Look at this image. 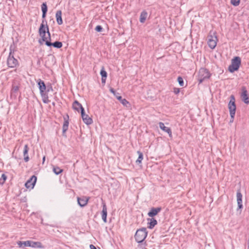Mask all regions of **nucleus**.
<instances>
[{"label": "nucleus", "instance_id": "obj_9", "mask_svg": "<svg viewBox=\"0 0 249 249\" xmlns=\"http://www.w3.org/2000/svg\"><path fill=\"white\" fill-rule=\"evenodd\" d=\"M36 180L37 178L35 175L32 176L31 178L25 183V187L28 189H33L35 185Z\"/></svg>", "mask_w": 249, "mask_h": 249}, {"label": "nucleus", "instance_id": "obj_20", "mask_svg": "<svg viewBox=\"0 0 249 249\" xmlns=\"http://www.w3.org/2000/svg\"><path fill=\"white\" fill-rule=\"evenodd\" d=\"M102 204H103V209H102V218L103 221L105 223H106L107 221V208L106 204L105 202H103Z\"/></svg>", "mask_w": 249, "mask_h": 249}, {"label": "nucleus", "instance_id": "obj_31", "mask_svg": "<svg viewBox=\"0 0 249 249\" xmlns=\"http://www.w3.org/2000/svg\"><path fill=\"white\" fill-rule=\"evenodd\" d=\"M6 179L7 176L4 174H2L1 178H0V184H4Z\"/></svg>", "mask_w": 249, "mask_h": 249}, {"label": "nucleus", "instance_id": "obj_43", "mask_svg": "<svg viewBox=\"0 0 249 249\" xmlns=\"http://www.w3.org/2000/svg\"><path fill=\"white\" fill-rule=\"evenodd\" d=\"M247 246H248L247 249H249V238H248V240L247 241Z\"/></svg>", "mask_w": 249, "mask_h": 249}, {"label": "nucleus", "instance_id": "obj_12", "mask_svg": "<svg viewBox=\"0 0 249 249\" xmlns=\"http://www.w3.org/2000/svg\"><path fill=\"white\" fill-rule=\"evenodd\" d=\"M161 208L160 207H152L151 208L149 211L148 212L147 215L150 217H153L156 215L158 214L161 211Z\"/></svg>", "mask_w": 249, "mask_h": 249}, {"label": "nucleus", "instance_id": "obj_15", "mask_svg": "<svg viewBox=\"0 0 249 249\" xmlns=\"http://www.w3.org/2000/svg\"><path fill=\"white\" fill-rule=\"evenodd\" d=\"M237 202L238 205V209H241L243 208L242 205V195L241 193L240 189H238L236 194Z\"/></svg>", "mask_w": 249, "mask_h": 249}, {"label": "nucleus", "instance_id": "obj_3", "mask_svg": "<svg viewBox=\"0 0 249 249\" xmlns=\"http://www.w3.org/2000/svg\"><path fill=\"white\" fill-rule=\"evenodd\" d=\"M241 63V59L239 56H235L231 61V64L229 66L228 70L231 72L233 73L235 71L238 70Z\"/></svg>", "mask_w": 249, "mask_h": 249}, {"label": "nucleus", "instance_id": "obj_17", "mask_svg": "<svg viewBox=\"0 0 249 249\" xmlns=\"http://www.w3.org/2000/svg\"><path fill=\"white\" fill-rule=\"evenodd\" d=\"M159 125L160 128L162 130L164 131V132H167L169 136L170 137H172V131H171V129H170V128L165 126L164 125V123H163L162 122H160L159 123Z\"/></svg>", "mask_w": 249, "mask_h": 249}, {"label": "nucleus", "instance_id": "obj_35", "mask_svg": "<svg viewBox=\"0 0 249 249\" xmlns=\"http://www.w3.org/2000/svg\"><path fill=\"white\" fill-rule=\"evenodd\" d=\"M103 30V28L101 25H97L95 28V30L97 32H101Z\"/></svg>", "mask_w": 249, "mask_h": 249}, {"label": "nucleus", "instance_id": "obj_26", "mask_svg": "<svg viewBox=\"0 0 249 249\" xmlns=\"http://www.w3.org/2000/svg\"><path fill=\"white\" fill-rule=\"evenodd\" d=\"M147 16V13L145 11H143L142 12L140 15V21L141 23H144L146 20Z\"/></svg>", "mask_w": 249, "mask_h": 249}, {"label": "nucleus", "instance_id": "obj_10", "mask_svg": "<svg viewBox=\"0 0 249 249\" xmlns=\"http://www.w3.org/2000/svg\"><path fill=\"white\" fill-rule=\"evenodd\" d=\"M242 100L246 104H249V98L246 88L244 86L242 87V93L241 94Z\"/></svg>", "mask_w": 249, "mask_h": 249}, {"label": "nucleus", "instance_id": "obj_33", "mask_svg": "<svg viewBox=\"0 0 249 249\" xmlns=\"http://www.w3.org/2000/svg\"><path fill=\"white\" fill-rule=\"evenodd\" d=\"M231 2L234 6L239 5L240 0H231Z\"/></svg>", "mask_w": 249, "mask_h": 249}, {"label": "nucleus", "instance_id": "obj_36", "mask_svg": "<svg viewBox=\"0 0 249 249\" xmlns=\"http://www.w3.org/2000/svg\"><path fill=\"white\" fill-rule=\"evenodd\" d=\"M31 243V241L28 240V241H23V245L25 247H30Z\"/></svg>", "mask_w": 249, "mask_h": 249}, {"label": "nucleus", "instance_id": "obj_40", "mask_svg": "<svg viewBox=\"0 0 249 249\" xmlns=\"http://www.w3.org/2000/svg\"><path fill=\"white\" fill-rule=\"evenodd\" d=\"M50 58L51 59V61L52 62H55V58L54 56L50 55Z\"/></svg>", "mask_w": 249, "mask_h": 249}, {"label": "nucleus", "instance_id": "obj_30", "mask_svg": "<svg viewBox=\"0 0 249 249\" xmlns=\"http://www.w3.org/2000/svg\"><path fill=\"white\" fill-rule=\"evenodd\" d=\"M41 10L42 12L47 13L48 11V7L46 3L43 2L41 4Z\"/></svg>", "mask_w": 249, "mask_h": 249}, {"label": "nucleus", "instance_id": "obj_1", "mask_svg": "<svg viewBox=\"0 0 249 249\" xmlns=\"http://www.w3.org/2000/svg\"><path fill=\"white\" fill-rule=\"evenodd\" d=\"M39 35L41 36L42 40L46 43L47 37L50 38L51 40V34L49 32V26L47 25V21L44 19L42 20L38 30Z\"/></svg>", "mask_w": 249, "mask_h": 249}, {"label": "nucleus", "instance_id": "obj_27", "mask_svg": "<svg viewBox=\"0 0 249 249\" xmlns=\"http://www.w3.org/2000/svg\"><path fill=\"white\" fill-rule=\"evenodd\" d=\"M137 153L139 155L138 159L136 160L137 164L141 163L142 160H143V153L140 151H138Z\"/></svg>", "mask_w": 249, "mask_h": 249}, {"label": "nucleus", "instance_id": "obj_45", "mask_svg": "<svg viewBox=\"0 0 249 249\" xmlns=\"http://www.w3.org/2000/svg\"><path fill=\"white\" fill-rule=\"evenodd\" d=\"M52 105H53V106H55V104L54 102H53L52 103Z\"/></svg>", "mask_w": 249, "mask_h": 249}, {"label": "nucleus", "instance_id": "obj_18", "mask_svg": "<svg viewBox=\"0 0 249 249\" xmlns=\"http://www.w3.org/2000/svg\"><path fill=\"white\" fill-rule=\"evenodd\" d=\"M214 37H215V39H213V37L212 36H211V38L209 39L208 41V44L209 47L212 49H213L214 48H215V47H216V44H217V42H216V41L217 40V37H216V36H215Z\"/></svg>", "mask_w": 249, "mask_h": 249}, {"label": "nucleus", "instance_id": "obj_42", "mask_svg": "<svg viewBox=\"0 0 249 249\" xmlns=\"http://www.w3.org/2000/svg\"><path fill=\"white\" fill-rule=\"evenodd\" d=\"M90 249H96V248L93 245H90L89 246Z\"/></svg>", "mask_w": 249, "mask_h": 249}, {"label": "nucleus", "instance_id": "obj_39", "mask_svg": "<svg viewBox=\"0 0 249 249\" xmlns=\"http://www.w3.org/2000/svg\"><path fill=\"white\" fill-rule=\"evenodd\" d=\"M17 243L18 245L19 248H22L23 247V241H18Z\"/></svg>", "mask_w": 249, "mask_h": 249}, {"label": "nucleus", "instance_id": "obj_8", "mask_svg": "<svg viewBox=\"0 0 249 249\" xmlns=\"http://www.w3.org/2000/svg\"><path fill=\"white\" fill-rule=\"evenodd\" d=\"M109 91L124 106L127 107V105L129 104V102L125 99L123 98L120 95V93L116 92L114 89L110 88Z\"/></svg>", "mask_w": 249, "mask_h": 249}, {"label": "nucleus", "instance_id": "obj_32", "mask_svg": "<svg viewBox=\"0 0 249 249\" xmlns=\"http://www.w3.org/2000/svg\"><path fill=\"white\" fill-rule=\"evenodd\" d=\"M178 84L180 86L183 87L184 86V81L183 78L181 76L178 77Z\"/></svg>", "mask_w": 249, "mask_h": 249}, {"label": "nucleus", "instance_id": "obj_37", "mask_svg": "<svg viewBox=\"0 0 249 249\" xmlns=\"http://www.w3.org/2000/svg\"><path fill=\"white\" fill-rule=\"evenodd\" d=\"M19 89V87L18 86H13L12 91L13 92H17Z\"/></svg>", "mask_w": 249, "mask_h": 249}, {"label": "nucleus", "instance_id": "obj_19", "mask_svg": "<svg viewBox=\"0 0 249 249\" xmlns=\"http://www.w3.org/2000/svg\"><path fill=\"white\" fill-rule=\"evenodd\" d=\"M148 221V228L149 229H152L153 228L158 224V222L156 219L153 217L147 218Z\"/></svg>", "mask_w": 249, "mask_h": 249}, {"label": "nucleus", "instance_id": "obj_16", "mask_svg": "<svg viewBox=\"0 0 249 249\" xmlns=\"http://www.w3.org/2000/svg\"><path fill=\"white\" fill-rule=\"evenodd\" d=\"M89 200V198L86 196H83L82 197H77V202L78 205L81 207L85 206Z\"/></svg>", "mask_w": 249, "mask_h": 249}, {"label": "nucleus", "instance_id": "obj_11", "mask_svg": "<svg viewBox=\"0 0 249 249\" xmlns=\"http://www.w3.org/2000/svg\"><path fill=\"white\" fill-rule=\"evenodd\" d=\"M81 115L82 120L85 124L89 125L92 123L93 121L92 119L89 117L88 115L85 113V109H82V112H81Z\"/></svg>", "mask_w": 249, "mask_h": 249}, {"label": "nucleus", "instance_id": "obj_24", "mask_svg": "<svg viewBox=\"0 0 249 249\" xmlns=\"http://www.w3.org/2000/svg\"><path fill=\"white\" fill-rule=\"evenodd\" d=\"M35 249H44V246L42 245L40 242H35L31 241V247Z\"/></svg>", "mask_w": 249, "mask_h": 249}, {"label": "nucleus", "instance_id": "obj_47", "mask_svg": "<svg viewBox=\"0 0 249 249\" xmlns=\"http://www.w3.org/2000/svg\"><path fill=\"white\" fill-rule=\"evenodd\" d=\"M39 43H40V44H41V43H42V42H41V40H39Z\"/></svg>", "mask_w": 249, "mask_h": 249}, {"label": "nucleus", "instance_id": "obj_5", "mask_svg": "<svg viewBox=\"0 0 249 249\" xmlns=\"http://www.w3.org/2000/svg\"><path fill=\"white\" fill-rule=\"evenodd\" d=\"M211 74L209 70L206 68H202L200 69L198 74L197 80L199 83H201L206 80L209 79L211 77Z\"/></svg>", "mask_w": 249, "mask_h": 249}, {"label": "nucleus", "instance_id": "obj_2", "mask_svg": "<svg viewBox=\"0 0 249 249\" xmlns=\"http://www.w3.org/2000/svg\"><path fill=\"white\" fill-rule=\"evenodd\" d=\"M37 83L39 89L40 93L42 98V101L45 104H48L50 102L49 100V96L46 93V89L47 86H46L44 82L38 79Z\"/></svg>", "mask_w": 249, "mask_h": 249}, {"label": "nucleus", "instance_id": "obj_29", "mask_svg": "<svg viewBox=\"0 0 249 249\" xmlns=\"http://www.w3.org/2000/svg\"><path fill=\"white\" fill-rule=\"evenodd\" d=\"M53 171L55 174L58 175L63 172V170L58 167H53Z\"/></svg>", "mask_w": 249, "mask_h": 249}, {"label": "nucleus", "instance_id": "obj_13", "mask_svg": "<svg viewBox=\"0 0 249 249\" xmlns=\"http://www.w3.org/2000/svg\"><path fill=\"white\" fill-rule=\"evenodd\" d=\"M69 117L68 115H67L66 117H64V122L62 127V135L63 136H66L65 133L67 131L69 127Z\"/></svg>", "mask_w": 249, "mask_h": 249}, {"label": "nucleus", "instance_id": "obj_44", "mask_svg": "<svg viewBox=\"0 0 249 249\" xmlns=\"http://www.w3.org/2000/svg\"><path fill=\"white\" fill-rule=\"evenodd\" d=\"M45 160V156H44L42 159V163L43 164Z\"/></svg>", "mask_w": 249, "mask_h": 249}, {"label": "nucleus", "instance_id": "obj_23", "mask_svg": "<svg viewBox=\"0 0 249 249\" xmlns=\"http://www.w3.org/2000/svg\"><path fill=\"white\" fill-rule=\"evenodd\" d=\"M100 74L101 75V81L102 83L104 85L105 84L106 79L107 77V72L105 71V68L103 67L100 71Z\"/></svg>", "mask_w": 249, "mask_h": 249}, {"label": "nucleus", "instance_id": "obj_22", "mask_svg": "<svg viewBox=\"0 0 249 249\" xmlns=\"http://www.w3.org/2000/svg\"><path fill=\"white\" fill-rule=\"evenodd\" d=\"M55 17L57 23L58 25H61L63 24V20L62 18V11L61 10L57 11Z\"/></svg>", "mask_w": 249, "mask_h": 249}, {"label": "nucleus", "instance_id": "obj_4", "mask_svg": "<svg viewBox=\"0 0 249 249\" xmlns=\"http://www.w3.org/2000/svg\"><path fill=\"white\" fill-rule=\"evenodd\" d=\"M148 232L146 228H142L138 230L135 234V238L137 242L142 243L147 236Z\"/></svg>", "mask_w": 249, "mask_h": 249}, {"label": "nucleus", "instance_id": "obj_41", "mask_svg": "<svg viewBox=\"0 0 249 249\" xmlns=\"http://www.w3.org/2000/svg\"><path fill=\"white\" fill-rule=\"evenodd\" d=\"M46 14H47V13H45V12H42V18H43L44 20L45 19V18H46Z\"/></svg>", "mask_w": 249, "mask_h": 249}, {"label": "nucleus", "instance_id": "obj_21", "mask_svg": "<svg viewBox=\"0 0 249 249\" xmlns=\"http://www.w3.org/2000/svg\"><path fill=\"white\" fill-rule=\"evenodd\" d=\"M72 108L73 109L76 110L78 112H82V109L84 108L82 107V105L77 101L75 100L72 104Z\"/></svg>", "mask_w": 249, "mask_h": 249}, {"label": "nucleus", "instance_id": "obj_38", "mask_svg": "<svg viewBox=\"0 0 249 249\" xmlns=\"http://www.w3.org/2000/svg\"><path fill=\"white\" fill-rule=\"evenodd\" d=\"M180 89L178 88H174V92L176 94H178L179 93Z\"/></svg>", "mask_w": 249, "mask_h": 249}, {"label": "nucleus", "instance_id": "obj_46", "mask_svg": "<svg viewBox=\"0 0 249 249\" xmlns=\"http://www.w3.org/2000/svg\"><path fill=\"white\" fill-rule=\"evenodd\" d=\"M47 40L51 42V39L50 40V38L47 37Z\"/></svg>", "mask_w": 249, "mask_h": 249}, {"label": "nucleus", "instance_id": "obj_25", "mask_svg": "<svg viewBox=\"0 0 249 249\" xmlns=\"http://www.w3.org/2000/svg\"><path fill=\"white\" fill-rule=\"evenodd\" d=\"M28 151L29 147L28 144H25L23 149L24 160L25 162H28L29 160V157L28 155Z\"/></svg>", "mask_w": 249, "mask_h": 249}, {"label": "nucleus", "instance_id": "obj_6", "mask_svg": "<svg viewBox=\"0 0 249 249\" xmlns=\"http://www.w3.org/2000/svg\"><path fill=\"white\" fill-rule=\"evenodd\" d=\"M228 108L229 109L230 116L233 120L235 116L236 108L235 97L233 95H231L230 96V101L228 104Z\"/></svg>", "mask_w": 249, "mask_h": 249}, {"label": "nucleus", "instance_id": "obj_14", "mask_svg": "<svg viewBox=\"0 0 249 249\" xmlns=\"http://www.w3.org/2000/svg\"><path fill=\"white\" fill-rule=\"evenodd\" d=\"M45 45L48 47L53 46V47L56 48L57 49H60L63 46L62 43L58 41H56L53 43L50 42L49 40L46 41Z\"/></svg>", "mask_w": 249, "mask_h": 249}, {"label": "nucleus", "instance_id": "obj_28", "mask_svg": "<svg viewBox=\"0 0 249 249\" xmlns=\"http://www.w3.org/2000/svg\"><path fill=\"white\" fill-rule=\"evenodd\" d=\"M9 51L10 52L9 54L14 55V52L16 51V46L14 42L12 44H11L9 48Z\"/></svg>", "mask_w": 249, "mask_h": 249}, {"label": "nucleus", "instance_id": "obj_34", "mask_svg": "<svg viewBox=\"0 0 249 249\" xmlns=\"http://www.w3.org/2000/svg\"><path fill=\"white\" fill-rule=\"evenodd\" d=\"M53 87L52 86V85L51 84H50L49 85H48L47 86V87H46V93H47V94L48 95V93L51 91H53Z\"/></svg>", "mask_w": 249, "mask_h": 249}, {"label": "nucleus", "instance_id": "obj_7", "mask_svg": "<svg viewBox=\"0 0 249 249\" xmlns=\"http://www.w3.org/2000/svg\"><path fill=\"white\" fill-rule=\"evenodd\" d=\"M7 64L8 67L14 68L18 66L19 63L18 60L15 58L14 55L9 54L7 59Z\"/></svg>", "mask_w": 249, "mask_h": 249}]
</instances>
